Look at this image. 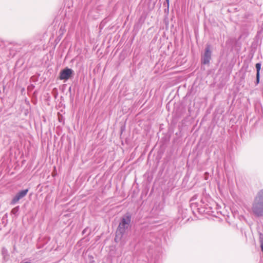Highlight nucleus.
<instances>
[{"label": "nucleus", "instance_id": "1", "mask_svg": "<svg viewBox=\"0 0 263 263\" xmlns=\"http://www.w3.org/2000/svg\"><path fill=\"white\" fill-rule=\"evenodd\" d=\"M131 215L129 213H127L123 215L121 218V222L117 228L115 241L119 242L124 237L126 230L129 228L131 222Z\"/></svg>", "mask_w": 263, "mask_h": 263}, {"label": "nucleus", "instance_id": "2", "mask_svg": "<svg viewBox=\"0 0 263 263\" xmlns=\"http://www.w3.org/2000/svg\"><path fill=\"white\" fill-rule=\"evenodd\" d=\"M252 211L257 217L263 216V189L259 191L252 203Z\"/></svg>", "mask_w": 263, "mask_h": 263}, {"label": "nucleus", "instance_id": "3", "mask_svg": "<svg viewBox=\"0 0 263 263\" xmlns=\"http://www.w3.org/2000/svg\"><path fill=\"white\" fill-rule=\"evenodd\" d=\"M211 46L209 44H206L204 54L201 57V63L204 65L209 64L211 60Z\"/></svg>", "mask_w": 263, "mask_h": 263}, {"label": "nucleus", "instance_id": "4", "mask_svg": "<svg viewBox=\"0 0 263 263\" xmlns=\"http://www.w3.org/2000/svg\"><path fill=\"white\" fill-rule=\"evenodd\" d=\"M73 70L69 68H65L60 71L59 79L60 80H67L73 74Z\"/></svg>", "mask_w": 263, "mask_h": 263}, {"label": "nucleus", "instance_id": "5", "mask_svg": "<svg viewBox=\"0 0 263 263\" xmlns=\"http://www.w3.org/2000/svg\"><path fill=\"white\" fill-rule=\"evenodd\" d=\"M28 192V189L21 190L16 193L15 196L12 199L10 204H14L17 203L20 199L24 198Z\"/></svg>", "mask_w": 263, "mask_h": 263}, {"label": "nucleus", "instance_id": "6", "mask_svg": "<svg viewBox=\"0 0 263 263\" xmlns=\"http://www.w3.org/2000/svg\"><path fill=\"white\" fill-rule=\"evenodd\" d=\"M261 62L257 63L255 65L256 69V80L255 84L257 85L259 83L260 80V70L261 69Z\"/></svg>", "mask_w": 263, "mask_h": 263}, {"label": "nucleus", "instance_id": "7", "mask_svg": "<svg viewBox=\"0 0 263 263\" xmlns=\"http://www.w3.org/2000/svg\"><path fill=\"white\" fill-rule=\"evenodd\" d=\"M190 205L192 209H194L195 208H197V210L199 213H202L204 211V210L202 211V209L198 208L197 205H198V204L196 202H192L191 203Z\"/></svg>", "mask_w": 263, "mask_h": 263}, {"label": "nucleus", "instance_id": "8", "mask_svg": "<svg viewBox=\"0 0 263 263\" xmlns=\"http://www.w3.org/2000/svg\"><path fill=\"white\" fill-rule=\"evenodd\" d=\"M2 254L4 258L8 257L9 256V253L7 249L5 247H3L2 249Z\"/></svg>", "mask_w": 263, "mask_h": 263}, {"label": "nucleus", "instance_id": "9", "mask_svg": "<svg viewBox=\"0 0 263 263\" xmlns=\"http://www.w3.org/2000/svg\"><path fill=\"white\" fill-rule=\"evenodd\" d=\"M19 209H20L19 206H17L11 210V213L13 215H17L19 211Z\"/></svg>", "mask_w": 263, "mask_h": 263}, {"label": "nucleus", "instance_id": "10", "mask_svg": "<svg viewBox=\"0 0 263 263\" xmlns=\"http://www.w3.org/2000/svg\"><path fill=\"white\" fill-rule=\"evenodd\" d=\"M89 262L87 263H95V261L93 259V257L91 255H88Z\"/></svg>", "mask_w": 263, "mask_h": 263}, {"label": "nucleus", "instance_id": "11", "mask_svg": "<svg viewBox=\"0 0 263 263\" xmlns=\"http://www.w3.org/2000/svg\"><path fill=\"white\" fill-rule=\"evenodd\" d=\"M84 232H86V229L84 230L83 231V233H84Z\"/></svg>", "mask_w": 263, "mask_h": 263}, {"label": "nucleus", "instance_id": "12", "mask_svg": "<svg viewBox=\"0 0 263 263\" xmlns=\"http://www.w3.org/2000/svg\"><path fill=\"white\" fill-rule=\"evenodd\" d=\"M84 232H86V229L84 230L83 231V233H84Z\"/></svg>", "mask_w": 263, "mask_h": 263}, {"label": "nucleus", "instance_id": "13", "mask_svg": "<svg viewBox=\"0 0 263 263\" xmlns=\"http://www.w3.org/2000/svg\"><path fill=\"white\" fill-rule=\"evenodd\" d=\"M166 1L168 2V0H166Z\"/></svg>", "mask_w": 263, "mask_h": 263}]
</instances>
